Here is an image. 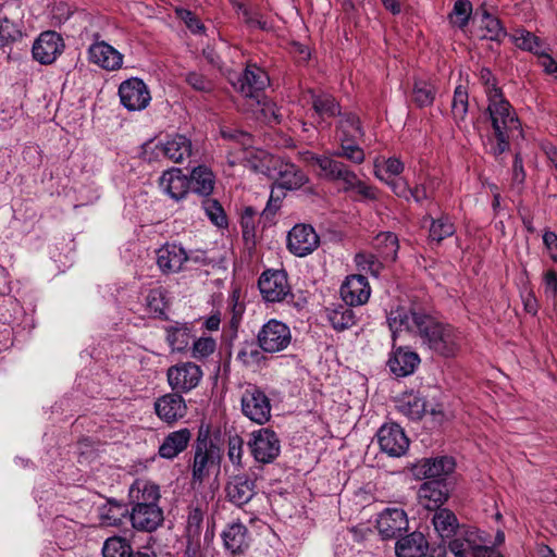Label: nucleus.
Returning a JSON list of instances; mask_svg holds the SVG:
<instances>
[{"mask_svg": "<svg viewBox=\"0 0 557 557\" xmlns=\"http://www.w3.org/2000/svg\"><path fill=\"white\" fill-rule=\"evenodd\" d=\"M387 322L394 339L404 331L411 333L433 354L445 358L454 357L460 349L461 333L424 312L398 308L391 311Z\"/></svg>", "mask_w": 557, "mask_h": 557, "instance_id": "obj_1", "label": "nucleus"}, {"mask_svg": "<svg viewBox=\"0 0 557 557\" xmlns=\"http://www.w3.org/2000/svg\"><path fill=\"white\" fill-rule=\"evenodd\" d=\"M487 102L486 114L492 128L490 152L497 158L509 150L511 138L523 137V133L515 109L500 89L488 91Z\"/></svg>", "mask_w": 557, "mask_h": 557, "instance_id": "obj_2", "label": "nucleus"}, {"mask_svg": "<svg viewBox=\"0 0 557 557\" xmlns=\"http://www.w3.org/2000/svg\"><path fill=\"white\" fill-rule=\"evenodd\" d=\"M144 158L148 161L165 158L182 163L191 154V140L185 135L175 134L164 141H148L143 146Z\"/></svg>", "mask_w": 557, "mask_h": 557, "instance_id": "obj_3", "label": "nucleus"}, {"mask_svg": "<svg viewBox=\"0 0 557 557\" xmlns=\"http://www.w3.org/2000/svg\"><path fill=\"white\" fill-rule=\"evenodd\" d=\"M259 347L268 354L285 350L292 343V332L287 324L276 319L264 323L257 334Z\"/></svg>", "mask_w": 557, "mask_h": 557, "instance_id": "obj_4", "label": "nucleus"}, {"mask_svg": "<svg viewBox=\"0 0 557 557\" xmlns=\"http://www.w3.org/2000/svg\"><path fill=\"white\" fill-rule=\"evenodd\" d=\"M220 463V450L207 436L198 437L195 445L191 475L194 481L202 482L210 471Z\"/></svg>", "mask_w": 557, "mask_h": 557, "instance_id": "obj_5", "label": "nucleus"}, {"mask_svg": "<svg viewBox=\"0 0 557 557\" xmlns=\"http://www.w3.org/2000/svg\"><path fill=\"white\" fill-rule=\"evenodd\" d=\"M242 411L245 417L257 424H264L271 418V403L263 391L256 385H248L242 395Z\"/></svg>", "mask_w": 557, "mask_h": 557, "instance_id": "obj_6", "label": "nucleus"}, {"mask_svg": "<svg viewBox=\"0 0 557 557\" xmlns=\"http://www.w3.org/2000/svg\"><path fill=\"white\" fill-rule=\"evenodd\" d=\"M247 445L255 460L260 463H270L280 455V440L270 429L253 431Z\"/></svg>", "mask_w": 557, "mask_h": 557, "instance_id": "obj_7", "label": "nucleus"}, {"mask_svg": "<svg viewBox=\"0 0 557 557\" xmlns=\"http://www.w3.org/2000/svg\"><path fill=\"white\" fill-rule=\"evenodd\" d=\"M202 375L201 368L191 361L178 362L166 371L168 383L177 393H188L196 388Z\"/></svg>", "mask_w": 557, "mask_h": 557, "instance_id": "obj_8", "label": "nucleus"}, {"mask_svg": "<svg viewBox=\"0 0 557 557\" xmlns=\"http://www.w3.org/2000/svg\"><path fill=\"white\" fill-rule=\"evenodd\" d=\"M121 103L128 111H140L148 107L151 100L150 91L143 79L132 77L122 82L119 87Z\"/></svg>", "mask_w": 557, "mask_h": 557, "instance_id": "obj_9", "label": "nucleus"}, {"mask_svg": "<svg viewBox=\"0 0 557 557\" xmlns=\"http://www.w3.org/2000/svg\"><path fill=\"white\" fill-rule=\"evenodd\" d=\"M258 286L262 297L269 302L283 301L289 294L290 287L284 271L268 270L259 278Z\"/></svg>", "mask_w": 557, "mask_h": 557, "instance_id": "obj_10", "label": "nucleus"}, {"mask_svg": "<svg viewBox=\"0 0 557 557\" xmlns=\"http://www.w3.org/2000/svg\"><path fill=\"white\" fill-rule=\"evenodd\" d=\"M320 238L309 224H296L287 235V248L297 257H306L314 251Z\"/></svg>", "mask_w": 557, "mask_h": 557, "instance_id": "obj_11", "label": "nucleus"}, {"mask_svg": "<svg viewBox=\"0 0 557 557\" xmlns=\"http://www.w3.org/2000/svg\"><path fill=\"white\" fill-rule=\"evenodd\" d=\"M377 441L382 451L391 457L403 456L409 447L408 437L396 423L382 425L377 432Z\"/></svg>", "mask_w": 557, "mask_h": 557, "instance_id": "obj_12", "label": "nucleus"}, {"mask_svg": "<svg viewBox=\"0 0 557 557\" xmlns=\"http://www.w3.org/2000/svg\"><path fill=\"white\" fill-rule=\"evenodd\" d=\"M64 42L57 32L47 30L33 45V57L41 64H51L63 52Z\"/></svg>", "mask_w": 557, "mask_h": 557, "instance_id": "obj_13", "label": "nucleus"}, {"mask_svg": "<svg viewBox=\"0 0 557 557\" xmlns=\"http://www.w3.org/2000/svg\"><path fill=\"white\" fill-rule=\"evenodd\" d=\"M268 74L256 64L247 65L244 73L233 84L245 97L259 98V92L269 85Z\"/></svg>", "mask_w": 557, "mask_h": 557, "instance_id": "obj_14", "label": "nucleus"}, {"mask_svg": "<svg viewBox=\"0 0 557 557\" xmlns=\"http://www.w3.org/2000/svg\"><path fill=\"white\" fill-rule=\"evenodd\" d=\"M299 159L318 171V175L327 181H336L347 165L333 156H319L309 150L299 152Z\"/></svg>", "mask_w": 557, "mask_h": 557, "instance_id": "obj_15", "label": "nucleus"}, {"mask_svg": "<svg viewBox=\"0 0 557 557\" xmlns=\"http://www.w3.org/2000/svg\"><path fill=\"white\" fill-rule=\"evenodd\" d=\"M376 528L383 539L400 536L408 529V518L401 508H386L376 520Z\"/></svg>", "mask_w": 557, "mask_h": 557, "instance_id": "obj_16", "label": "nucleus"}, {"mask_svg": "<svg viewBox=\"0 0 557 557\" xmlns=\"http://www.w3.org/2000/svg\"><path fill=\"white\" fill-rule=\"evenodd\" d=\"M132 527L137 531L152 532L164 520L163 511L159 505H143L128 510Z\"/></svg>", "mask_w": 557, "mask_h": 557, "instance_id": "obj_17", "label": "nucleus"}, {"mask_svg": "<svg viewBox=\"0 0 557 557\" xmlns=\"http://www.w3.org/2000/svg\"><path fill=\"white\" fill-rule=\"evenodd\" d=\"M225 493L228 502L242 507L256 495V481L246 474L233 475L225 485Z\"/></svg>", "mask_w": 557, "mask_h": 557, "instance_id": "obj_18", "label": "nucleus"}, {"mask_svg": "<svg viewBox=\"0 0 557 557\" xmlns=\"http://www.w3.org/2000/svg\"><path fill=\"white\" fill-rule=\"evenodd\" d=\"M157 416L166 423H173L185 417L187 406L181 393H169L154 403Z\"/></svg>", "mask_w": 557, "mask_h": 557, "instance_id": "obj_19", "label": "nucleus"}, {"mask_svg": "<svg viewBox=\"0 0 557 557\" xmlns=\"http://www.w3.org/2000/svg\"><path fill=\"white\" fill-rule=\"evenodd\" d=\"M371 288L366 276L357 274L346 278L341 287V296L346 305L360 306L368 301Z\"/></svg>", "mask_w": 557, "mask_h": 557, "instance_id": "obj_20", "label": "nucleus"}, {"mask_svg": "<svg viewBox=\"0 0 557 557\" xmlns=\"http://www.w3.org/2000/svg\"><path fill=\"white\" fill-rule=\"evenodd\" d=\"M420 503L429 510L442 509V505L449 496L445 480H430L419 488Z\"/></svg>", "mask_w": 557, "mask_h": 557, "instance_id": "obj_21", "label": "nucleus"}, {"mask_svg": "<svg viewBox=\"0 0 557 557\" xmlns=\"http://www.w3.org/2000/svg\"><path fill=\"white\" fill-rule=\"evenodd\" d=\"M189 259L185 249L176 244H166L157 251V264L165 273H177Z\"/></svg>", "mask_w": 557, "mask_h": 557, "instance_id": "obj_22", "label": "nucleus"}, {"mask_svg": "<svg viewBox=\"0 0 557 557\" xmlns=\"http://www.w3.org/2000/svg\"><path fill=\"white\" fill-rule=\"evenodd\" d=\"M161 190L172 199H183L189 190V181L180 169L165 171L159 181Z\"/></svg>", "mask_w": 557, "mask_h": 557, "instance_id": "obj_23", "label": "nucleus"}, {"mask_svg": "<svg viewBox=\"0 0 557 557\" xmlns=\"http://www.w3.org/2000/svg\"><path fill=\"white\" fill-rule=\"evenodd\" d=\"M90 62L108 71H114L122 66L123 55L104 41L96 42L89 48Z\"/></svg>", "mask_w": 557, "mask_h": 557, "instance_id": "obj_24", "label": "nucleus"}, {"mask_svg": "<svg viewBox=\"0 0 557 557\" xmlns=\"http://www.w3.org/2000/svg\"><path fill=\"white\" fill-rule=\"evenodd\" d=\"M128 497L132 507H139V505H159L161 497L160 488L150 481L138 479L131 485Z\"/></svg>", "mask_w": 557, "mask_h": 557, "instance_id": "obj_25", "label": "nucleus"}, {"mask_svg": "<svg viewBox=\"0 0 557 557\" xmlns=\"http://www.w3.org/2000/svg\"><path fill=\"white\" fill-rule=\"evenodd\" d=\"M419 363L418 354L406 347L395 348L387 361L389 370L396 376H407L413 373Z\"/></svg>", "mask_w": 557, "mask_h": 557, "instance_id": "obj_26", "label": "nucleus"}, {"mask_svg": "<svg viewBox=\"0 0 557 557\" xmlns=\"http://www.w3.org/2000/svg\"><path fill=\"white\" fill-rule=\"evenodd\" d=\"M455 467L456 463L451 457L443 456L423 459L416 466V471L417 474H421L426 479L444 480L445 476L455 470Z\"/></svg>", "mask_w": 557, "mask_h": 557, "instance_id": "obj_27", "label": "nucleus"}, {"mask_svg": "<svg viewBox=\"0 0 557 557\" xmlns=\"http://www.w3.org/2000/svg\"><path fill=\"white\" fill-rule=\"evenodd\" d=\"M191 440V432L184 428L168 434L159 446V455L164 459H173L183 453Z\"/></svg>", "mask_w": 557, "mask_h": 557, "instance_id": "obj_28", "label": "nucleus"}, {"mask_svg": "<svg viewBox=\"0 0 557 557\" xmlns=\"http://www.w3.org/2000/svg\"><path fill=\"white\" fill-rule=\"evenodd\" d=\"M481 546L476 532L470 530H459L449 542V549L456 557H475Z\"/></svg>", "mask_w": 557, "mask_h": 557, "instance_id": "obj_29", "label": "nucleus"}, {"mask_svg": "<svg viewBox=\"0 0 557 557\" xmlns=\"http://www.w3.org/2000/svg\"><path fill=\"white\" fill-rule=\"evenodd\" d=\"M428 542L420 532H413L397 541L395 550L398 557H425Z\"/></svg>", "mask_w": 557, "mask_h": 557, "instance_id": "obj_30", "label": "nucleus"}, {"mask_svg": "<svg viewBox=\"0 0 557 557\" xmlns=\"http://www.w3.org/2000/svg\"><path fill=\"white\" fill-rule=\"evenodd\" d=\"M277 174L275 186L281 189H298L307 181L306 175L295 164L289 162H282Z\"/></svg>", "mask_w": 557, "mask_h": 557, "instance_id": "obj_31", "label": "nucleus"}, {"mask_svg": "<svg viewBox=\"0 0 557 557\" xmlns=\"http://www.w3.org/2000/svg\"><path fill=\"white\" fill-rule=\"evenodd\" d=\"M432 523L435 532L443 540L453 537L460 530L456 515L448 508L434 510Z\"/></svg>", "mask_w": 557, "mask_h": 557, "instance_id": "obj_32", "label": "nucleus"}, {"mask_svg": "<svg viewBox=\"0 0 557 557\" xmlns=\"http://www.w3.org/2000/svg\"><path fill=\"white\" fill-rule=\"evenodd\" d=\"M225 548L235 554H242L248 548L247 528L242 523L230 524L222 533Z\"/></svg>", "mask_w": 557, "mask_h": 557, "instance_id": "obj_33", "label": "nucleus"}, {"mask_svg": "<svg viewBox=\"0 0 557 557\" xmlns=\"http://www.w3.org/2000/svg\"><path fill=\"white\" fill-rule=\"evenodd\" d=\"M372 247L382 260L395 261L399 249L398 237L392 232H381L373 238Z\"/></svg>", "mask_w": 557, "mask_h": 557, "instance_id": "obj_34", "label": "nucleus"}, {"mask_svg": "<svg viewBox=\"0 0 557 557\" xmlns=\"http://www.w3.org/2000/svg\"><path fill=\"white\" fill-rule=\"evenodd\" d=\"M509 38L517 48L535 55L547 47L540 37L524 28L513 29L509 34Z\"/></svg>", "mask_w": 557, "mask_h": 557, "instance_id": "obj_35", "label": "nucleus"}, {"mask_svg": "<svg viewBox=\"0 0 557 557\" xmlns=\"http://www.w3.org/2000/svg\"><path fill=\"white\" fill-rule=\"evenodd\" d=\"M188 181L189 189L199 195L209 196L213 191L214 175L212 171L205 165L195 168Z\"/></svg>", "mask_w": 557, "mask_h": 557, "instance_id": "obj_36", "label": "nucleus"}, {"mask_svg": "<svg viewBox=\"0 0 557 557\" xmlns=\"http://www.w3.org/2000/svg\"><path fill=\"white\" fill-rule=\"evenodd\" d=\"M350 307L345 304L326 309L327 319L336 331H344L356 324V314Z\"/></svg>", "mask_w": 557, "mask_h": 557, "instance_id": "obj_37", "label": "nucleus"}, {"mask_svg": "<svg viewBox=\"0 0 557 557\" xmlns=\"http://www.w3.org/2000/svg\"><path fill=\"white\" fill-rule=\"evenodd\" d=\"M312 108L315 114L323 121L329 117H334L341 114V108L338 102L332 95L321 94L311 95Z\"/></svg>", "mask_w": 557, "mask_h": 557, "instance_id": "obj_38", "label": "nucleus"}, {"mask_svg": "<svg viewBox=\"0 0 557 557\" xmlns=\"http://www.w3.org/2000/svg\"><path fill=\"white\" fill-rule=\"evenodd\" d=\"M469 110V92L466 86L458 85L454 90L451 101V115L455 123L460 127V124L466 121Z\"/></svg>", "mask_w": 557, "mask_h": 557, "instance_id": "obj_39", "label": "nucleus"}, {"mask_svg": "<svg viewBox=\"0 0 557 557\" xmlns=\"http://www.w3.org/2000/svg\"><path fill=\"white\" fill-rule=\"evenodd\" d=\"M128 516V509L116 502H109L100 509V520L107 527H120Z\"/></svg>", "mask_w": 557, "mask_h": 557, "instance_id": "obj_40", "label": "nucleus"}, {"mask_svg": "<svg viewBox=\"0 0 557 557\" xmlns=\"http://www.w3.org/2000/svg\"><path fill=\"white\" fill-rule=\"evenodd\" d=\"M425 219L431 221L429 238L432 242L441 243L447 237H450L455 233V225L447 215H442L437 219H433L428 215Z\"/></svg>", "mask_w": 557, "mask_h": 557, "instance_id": "obj_41", "label": "nucleus"}, {"mask_svg": "<svg viewBox=\"0 0 557 557\" xmlns=\"http://www.w3.org/2000/svg\"><path fill=\"white\" fill-rule=\"evenodd\" d=\"M357 138H339L341 146L337 150L332 152L333 157L344 158L354 164H361L364 159V151L360 148L355 140Z\"/></svg>", "mask_w": 557, "mask_h": 557, "instance_id": "obj_42", "label": "nucleus"}, {"mask_svg": "<svg viewBox=\"0 0 557 557\" xmlns=\"http://www.w3.org/2000/svg\"><path fill=\"white\" fill-rule=\"evenodd\" d=\"M438 186L440 181L436 177L426 176L423 181L416 183L411 187L410 199H413L419 205H422L425 200H432Z\"/></svg>", "mask_w": 557, "mask_h": 557, "instance_id": "obj_43", "label": "nucleus"}, {"mask_svg": "<svg viewBox=\"0 0 557 557\" xmlns=\"http://www.w3.org/2000/svg\"><path fill=\"white\" fill-rule=\"evenodd\" d=\"M482 28L483 37L490 40L502 41L507 36V32L500 21L491 15L485 9H482Z\"/></svg>", "mask_w": 557, "mask_h": 557, "instance_id": "obj_44", "label": "nucleus"}, {"mask_svg": "<svg viewBox=\"0 0 557 557\" xmlns=\"http://www.w3.org/2000/svg\"><path fill=\"white\" fill-rule=\"evenodd\" d=\"M132 553V545L121 536L107 539L102 546V557H131Z\"/></svg>", "mask_w": 557, "mask_h": 557, "instance_id": "obj_45", "label": "nucleus"}, {"mask_svg": "<svg viewBox=\"0 0 557 557\" xmlns=\"http://www.w3.org/2000/svg\"><path fill=\"white\" fill-rule=\"evenodd\" d=\"M166 342L175 351H183L189 344L190 332L185 325H171L165 329Z\"/></svg>", "mask_w": 557, "mask_h": 557, "instance_id": "obj_46", "label": "nucleus"}, {"mask_svg": "<svg viewBox=\"0 0 557 557\" xmlns=\"http://www.w3.org/2000/svg\"><path fill=\"white\" fill-rule=\"evenodd\" d=\"M23 25L8 16L0 17V47L17 41L23 36Z\"/></svg>", "mask_w": 557, "mask_h": 557, "instance_id": "obj_47", "label": "nucleus"}, {"mask_svg": "<svg viewBox=\"0 0 557 557\" xmlns=\"http://www.w3.org/2000/svg\"><path fill=\"white\" fill-rule=\"evenodd\" d=\"M263 352L258 344L246 342L238 349L236 359L246 367H253L264 360Z\"/></svg>", "mask_w": 557, "mask_h": 557, "instance_id": "obj_48", "label": "nucleus"}, {"mask_svg": "<svg viewBox=\"0 0 557 557\" xmlns=\"http://www.w3.org/2000/svg\"><path fill=\"white\" fill-rule=\"evenodd\" d=\"M339 138H359L363 136V129L359 117L354 113H346L338 124Z\"/></svg>", "mask_w": 557, "mask_h": 557, "instance_id": "obj_49", "label": "nucleus"}, {"mask_svg": "<svg viewBox=\"0 0 557 557\" xmlns=\"http://www.w3.org/2000/svg\"><path fill=\"white\" fill-rule=\"evenodd\" d=\"M398 410L411 420H419L426 411V406L422 398L409 396L399 403Z\"/></svg>", "mask_w": 557, "mask_h": 557, "instance_id": "obj_50", "label": "nucleus"}, {"mask_svg": "<svg viewBox=\"0 0 557 557\" xmlns=\"http://www.w3.org/2000/svg\"><path fill=\"white\" fill-rule=\"evenodd\" d=\"M383 261L379 257V255H373L370 252H359L355 257V262L357 267L367 273H370L371 275L377 277L382 268H383Z\"/></svg>", "mask_w": 557, "mask_h": 557, "instance_id": "obj_51", "label": "nucleus"}, {"mask_svg": "<svg viewBox=\"0 0 557 557\" xmlns=\"http://www.w3.org/2000/svg\"><path fill=\"white\" fill-rule=\"evenodd\" d=\"M413 102L420 107H429L435 99V88L426 82H416L412 90Z\"/></svg>", "mask_w": 557, "mask_h": 557, "instance_id": "obj_52", "label": "nucleus"}, {"mask_svg": "<svg viewBox=\"0 0 557 557\" xmlns=\"http://www.w3.org/2000/svg\"><path fill=\"white\" fill-rule=\"evenodd\" d=\"M472 14V4L469 0H457L454 4L453 11L449 14L450 23L463 28L467 26L469 18Z\"/></svg>", "mask_w": 557, "mask_h": 557, "instance_id": "obj_53", "label": "nucleus"}, {"mask_svg": "<svg viewBox=\"0 0 557 557\" xmlns=\"http://www.w3.org/2000/svg\"><path fill=\"white\" fill-rule=\"evenodd\" d=\"M203 209L210 221L218 227L227 226V219L224 213L222 206L213 199H207L203 201Z\"/></svg>", "mask_w": 557, "mask_h": 557, "instance_id": "obj_54", "label": "nucleus"}, {"mask_svg": "<svg viewBox=\"0 0 557 557\" xmlns=\"http://www.w3.org/2000/svg\"><path fill=\"white\" fill-rule=\"evenodd\" d=\"M244 440L237 435H230L227 440V457L236 467H243Z\"/></svg>", "mask_w": 557, "mask_h": 557, "instance_id": "obj_55", "label": "nucleus"}, {"mask_svg": "<svg viewBox=\"0 0 557 557\" xmlns=\"http://www.w3.org/2000/svg\"><path fill=\"white\" fill-rule=\"evenodd\" d=\"M184 79L196 91L211 92L213 90V82L196 71L187 72Z\"/></svg>", "mask_w": 557, "mask_h": 557, "instance_id": "obj_56", "label": "nucleus"}, {"mask_svg": "<svg viewBox=\"0 0 557 557\" xmlns=\"http://www.w3.org/2000/svg\"><path fill=\"white\" fill-rule=\"evenodd\" d=\"M203 511L199 507L191 508L187 517L186 532L190 540L198 539L201 532Z\"/></svg>", "mask_w": 557, "mask_h": 557, "instance_id": "obj_57", "label": "nucleus"}, {"mask_svg": "<svg viewBox=\"0 0 557 557\" xmlns=\"http://www.w3.org/2000/svg\"><path fill=\"white\" fill-rule=\"evenodd\" d=\"M146 306L151 313L163 314L166 307L164 292L161 288L151 289L146 297Z\"/></svg>", "mask_w": 557, "mask_h": 557, "instance_id": "obj_58", "label": "nucleus"}, {"mask_svg": "<svg viewBox=\"0 0 557 557\" xmlns=\"http://www.w3.org/2000/svg\"><path fill=\"white\" fill-rule=\"evenodd\" d=\"M176 14L180 18L184 21L187 28L196 35L203 34L206 30L205 25L201 21L189 10L186 9H176Z\"/></svg>", "mask_w": 557, "mask_h": 557, "instance_id": "obj_59", "label": "nucleus"}, {"mask_svg": "<svg viewBox=\"0 0 557 557\" xmlns=\"http://www.w3.org/2000/svg\"><path fill=\"white\" fill-rule=\"evenodd\" d=\"M258 104L261 107L260 111L268 123L278 124L282 122L283 113L281 109L270 100H259L257 99Z\"/></svg>", "mask_w": 557, "mask_h": 557, "instance_id": "obj_60", "label": "nucleus"}, {"mask_svg": "<svg viewBox=\"0 0 557 557\" xmlns=\"http://www.w3.org/2000/svg\"><path fill=\"white\" fill-rule=\"evenodd\" d=\"M215 341L211 337H200L193 345V357L206 358L215 350Z\"/></svg>", "mask_w": 557, "mask_h": 557, "instance_id": "obj_61", "label": "nucleus"}, {"mask_svg": "<svg viewBox=\"0 0 557 557\" xmlns=\"http://www.w3.org/2000/svg\"><path fill=\"white\" fill-rule=\"evenodd\" d=\"M257 213L258 212L253 208L247 207L242 214L240 225L243 230V236L246 239L255 236V216Z\"/></svg>", "mask_w": 557, "mask_h": 557, "instance_id": "obj_62", "label": "nucleus"}, {"mask_svg": "<svg viewBox=\"0 0 557 557\" xmlns=\"http://www.w3.org/2000/svg\"><path fill=\"white\" fill-rule=\"evenodd\" d=\"M240 9L243 11L245 23L250 28H258L262 30L269 28L268 22L263 18L262 14H260L257 10H251L243 7H240Z\"/></svg>", "mask_w": 557, "mask_h": 557, "instance_id": "obj_63", "label": "nucleus"}, {"mask_svg": "<svg viewBox=\"0 0 557 557\" xmlns=\"http://www.w3.org/2000/svg\"><path fill=\"white\" fill-rule=\"evenodd\" d=\"M223 138L238 143L244 149L252 147L253 139L250 134L237 129H223Z\"/></svg>", "mask_w": 557, "mask_h": 557, "instance_id": "obj_64", "label": "nucleus"}]
</instances>
